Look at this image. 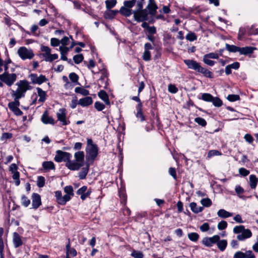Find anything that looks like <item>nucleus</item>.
Here are the masks:
<instances>
[{"label":"nucleus","instance_id":"1","mask_svg":"<svg viewBox=\"0 0 258 258\" xmlns=\"http://www.w3.org/2000/svg\"><path fill=\"white\" fill-rule=\"evenodd\" d=\"M16 85L18 88L16 91H12V96L14 98V101L8 104L9 109L17 116H20L23 112L19 108L20 103L19 99L24 97L27 90H31L32 87L30 85L28 81L21 80L17 82Z\"/></svg>","mask_w":258,"mask_h":258},{"label":"nucleus","instance_id":"2","mask_svg":"<svg viewBox=\"0 0 258 258\" xmlns=\"http://www.w3.org/2000/svg\"><path fill=\"white\" fill-rule=\"evenodd\" d=\"M86 152V162L92 164L98 155V148L96 144L93 143L91 139H87Z\"/></svg>","mask_w":258,"mask_h":258},{"label":"nucleus","instance_id":"3","mask_svg":"<svg viewBox=\"0 0 258 258\" xmlns=\"http://www.w3.org/2000/svg\"><path fill=\"white\" fill-rule=\"evenodd\" d=\"M84 153L78 151L74 154L75 160H71L66 163V166L71 170H78L84 165Z\"/></svg>","mask_w":258,"mask_h":258},{"label":"nucleus","instance_id":"4","mask_svg":"<svg viewBox=\"0 0 258 258\" xmlns=\"http://www.w3.org/2000/svg\"><path fill=\"white\" fill-rule=\"evenodd\" d=\"M233 232L237 234V238L240 241H243L252 236L251 231L248 229H245L243 225L236 226L233 228Z\"/></svg>","mask_w":258,"mask_h":258},{"label":"nucleus","instance_id":"5","mask_svg":"<svg viewBox=\"0 0 258 258\" xmlns=\"http://www.w3.org/2000/svg\"><path fill=\"white\" fill-rule=\"evenodd\" d=\"M17 54L23 60L31 59L34 56V53L32 49L27 48L25 46H21L18 49Z\"/></svg>","mask_w":258,"mask_h":258},{"label":"nucleus","instance_id":"6","mask_svg":"<svg viewBox=\"0 0 258 258\" xmlns=\"http://www.w3.org/2000/svg\"><path fill=\"white\" fill-rule=\"evenodd\" d=\"M41 50L43 52L41 55L44 58V60L47 62H52L58 58L57 54H51V49L46 46L42 45Z\"/></svg>","mask_w":258,"mask_h":258},{"label":"nucleus","instance_id":"7","mask_svg":"<svg viewBox=\"0 0 258 258\" xmlns=\"http://www.w3.org/2000/svg\"><path fill=\"white\" fill-rule=\"evenodd\" d=\"M133 13L135 20L138 22H144L148 19V13L146 9L143 10V8L139 9L137 8Z\"/></svg>","mask_w":258,"mask_h":258},{"label":"nucleus","instance_id":"8","mask_svg":"<svg viewBox=\"0 0 258 258\" xmlns=\"http://www.w3.org/2000/svg\"><path fill=\"white\" fill-rule=\"evenodd\" d=\"M17 79V75L15 74H9L8 72H4L0 75V80L8 86H11Z\"/></svg>","mask_w":258,"mask_h":258},{"label":"nucleus","instance_id":"9","mask_svg":"<svg viewBox=\"0 0 258 258\" xmlns=\"http://www.w3.org/2000/svg\"><path fill=\"white\" fill-rule=\"evenodd\" d=\"M72 154L68 152L62 151L61 150H57L56 155L54 157V160L57 162H61L62 161L68 163L71 161Z\"/></svg>","mask_w":258,"mask_h":258},{"label":"nucleus","instance_id":"10","mask_svg":"<svg viewBox=\"0 0 258 258\" xmlns=\"http://www.w3.org/2000/svg\"><path fill=\"white\" fill-rule=\"evenodd\" d=\"M31 83L33 84L41 85L44 82L47 81L46 77L43 75H40L39 76L36 74H31L29 76Z\"/></svg>","mask_w":258,"mask_h":258},{"label":"nucleus","instance_id":"11","mask_svg":"<svg viewBox=\"0 0 258 258\" xmlns=\"http://www.w3.org/2000/svg\"><path fill=\"white\" fill-rule=\"evenodd\" d=\"M57 120H59L62 125H66L70 123L69 120L67 119L66 110L64 108H60L56 113Z\"/></svg>","mask_w":258,"mask_h":258},{"label":"nucleus","instance_id":"12","mask_svg":"<svg viewBox=\"0 0 258 258\" xmlns=\"http://www.w3.org/2000/svg\"><path fill=\"white\" fill-rule=\"evenodd\" d=\"M184 63L187 66L188 69L195 70L199 72L201 66L199 62L194 59H184Z\"/></svg>","mask_w":258,"mask_h":258},{"label":"nucleus","instance_id":"13","mask_svg":"<svg viewBox=\"0 0 258 258\" xmlns=\"http://www.w3.org/2000/svg\"><path fill=\"white\" fill-rule=\"evenodd\" d=\"M220 239L218 235H214L212 237H205L202 240V243L206 246L211 247Z\"/></svg>","mask_w":258,"mask_h":258},{"label":"nucleus","instance_id":"14","mask_svg":"<svg viewBox=\"0 0 258 258\" xmlns=\"http://www.w3.org/2000/svg\"><path fill=\"white\" fill-rule=\"evenodd\" d=\"M33 209H37L41 204L40 196L37 193H33L32 195Z\"/></svg>","mask_w":258,"mask_h":258},{"label":"nucleus","instance_id":"15","mask_svg":"<svg viewBox=\"0 0 258 258\" xmlns=\"http://www.w3.org/2000/svg\"><path fill=\"white\" fill-rule=\"evenodd\" d=\"M41 121L44 124H54L55 123V121L54 119L49 116L48 115V113L47 111H45L41 116Z\"/></svg>","mask_w":258,"mask_h":258},{"label":"nucleus","instance_id":"16","mask_svg":"<svg viewBox=\"0 0 258 258\" xmlns=\"http://www.w3.org/2000/svg\"><path fill=\"white\" fill-rule=\"evenodd\" d=\"M255 47L251 46H246L243 47H239V53L240 54L248 55L251 54L253 52V50H255Z\"/></svg>","mask_w":258,"mask_h":258},{"label":"nucleus","instance_id":"17","mask_svg":"<svg viewBox=\"0 0 258 258\" xmlns=\"http://www.w3.org/2000/svg\"><path fill=\"white\" fill-rule=\"evenodd\" d=\"M92 103L93 100L92 97L86 96V97L80 99L78 103L83 107H85L91 105Z\"/></svg>","mask_w":258,"mask_h":258},{"label":"nucleus","instance_id":"18","mask_svg":"<svg viewBox=\"0 0 258 258\" xmlns=\"http://www.w3.org/2000/svg\"><path fill=\"white\" fill-rule=\"evenodd\" d=\"M147 8L148 9L150 14L152 15H155L157 9V6L154 0H149V3Z\"/></svg>","mask_w":258,"mask_h":258},{"label":"nucleus","instance_id":"19","mask_svg":"<svg viewBox=\"0 0 258 258\" xmlns=\"http://www.w3.org/2000/svg\"><path fill=\"white\" fill-rule=\"evenodd\" d=\"M98 96L107 105H110L108 95L105 91L103 90L100 91L98 93Z\"/></svg>","mask_w":258,"mask_h":258},{"label":"nucleus","instance_id":"20","mask_svg":"<svg viewBox=\"0 0 258 258\" xmlns=\"http://www.w3.org/2000/svg\"><path fill=\"white\" fill-rule=\"evenodd\" d=\"M90 164L91 163L86 162V167H83L81 171L79 173V177L80 179H84L86 178L89 170Z\"/></svg>","mask_w":258,"mask_h":258},{"label":"nucleus","instance_id":"21","mask_svg":"<svg viewBox=\"0 0 258 258\" xmlns=\"http://www.w3.org/2000/svg\"><path fill=\"white\" fill-rule=\"evenodd\" d=\"M142 107L143 106H141V104L137 105V113L136 114V117L140 119V121L142 122L146 120V117L142 111Z\"/></svg>","mask_w":258,"mask_h":258},{"label":"nucleus","instance_id":"22","mask_svg":"<svg viewBox=\"0 0 258 258\" xmlns=\"http://www.w3.org/2000/svg\"><path fill=\"white\" fill-rule=\"evenodd\" d=\"M190 210L195 214H198L203 211L204 208L201 206H198L195 202H191L189 204Z\"/></svg>","mask_w":258,"mask_h":258},{"label":"nucleus","instance_id":"23","mask_svg":"<svg viewBox=\"0 0 258 258\" xmlns=\"http://www.w3.org/2000/svg\"><path fill=\"white\" fill-rule=\"evenodd\" d=\"M13 242L14 246L16 248L20 246L23 244L20 236L17 232L14 233Z\"/></svg>","mask_w":258,"mask_h":258},{"label":"nucleus","instance_id":"24","mask_svg":"<svg viewBox=\"0 0 258 258\" xmlns=\"http://www.w3.org/2000/svg\"><path fill=\"white\" fill-rule=\"evenodd\" d=\"M133 11L131 9H129L124 6H122L120 8L118 13H120L122 15L125 17H130L132 14Z\"/></svg>","mask_w":258,"mask_h":258},{"label":"nucleus","instance_id":"25","mask_svg":"<svg viewBox=\"0 0 258 258\" xmlns=\"http://www.w3.org/2000/svg\"><path fill=\"white\" fill-rule=\"evenodd\" d=\"M42 167L45 170L55 169V165L52 161H44L42 163Z\"/></svg>","mask_w":258,"mask_h":258},{"label":"nucleus","instance_id":"26","mask_svg":"<svg viewBox=\"0 0 258 258\" xmlns=\"http://www.w3.org/2000/svg\"><path fill=\"white\" fill-rule=\"evenodd\" d=\"M217 215L219 217L222 218H227L233 215V213H230L224 209H220L217 212Z\"/></svg>","mask_w":258,"mask_h":258},{"label":"nucleus","instance_id":"27","mask_svg":"<svg viewBox=\"0 0 258 258\" xmlns=\"http://www.w3.org/2000/svg\"><path fill=\"white\" fill-rule=\"evenodd\" d=\"M199 73H202L205 77L212 79L214 78L213 73L209 71L207 69L203 68L201 66Z\"/></svg>","mask_w":258,"mask_h":258},{"label":"nucleus","instance_id":"28","mask_svg":"<svg viewBox=\"0 0 258 258\" xmlns=\"http://www.w3.org/2000/svg\"><path fill=\"white\" fill-rule=\"evenodd\" d=\"M36 90L37 91L38 95L39 97L38 101L40 102H44L46 100V92L39 87H37Z\"/></svg>","mask_w":258,"mask_h":258},{"label":"nucleus","instance_id":"29","mask_svg":"<svg viewBox=\"0 0 258 258\" xmlns=\"http://www.w3.org/2000/svg\"><path fill=\"white\" fill-rule=\"evenodd\" d=\"M216 243L217 244L218 248L221 251H223L227 245V241L225 239L220 240L219 239Z\"/></svg>","mask_w":258,"mask_h":258},{"label":"nucleus","instance_id":"30","mask_svg":"<svg viewBox=\"0 0 258 258\" xmlns=\"http://www.w3.org/2000/svg\"><path fill=\"white\" fill-rule=\"evenodd\" d=\"M248 29L247 27H241L239 28L238 33V39L239 40H241L244 36L246 34H247Z\"/></svg>","mask_w":258,"mask_h":258},{"label":"nucleus","instance_id":"31","mask_svg":"<svg viewBox=\"0 0 258 258\" xmlns=\"http://www.w3.org/2000/svg\"><path fill=\"white\" fill-rule=\"evenodd\" d=\"M258 182V179L255 175L252 174L249 176V185L252 189H254Z\"/></svg>","mask_w":258,"mask_h":258},{"label":"nucleus","instance_id":"32","mask_svg":"<svg viewBox=\"0 0 258 258\" xmlns=\"http://www.w3.org/2000/svg\"><path fill=\"white\" fill-rule=\"evenodd\" d=\"M248 36L256 35L258 34V28L255 27V25H252L250 27L247 26Z\"/></svg>","mask_w":258,"mask_h":258},{"label":"nucleus","instance_id":"33","mask_svg":"<svg viewBox=\"0 0 258 258\" xmlns=\"http://www.w3.org/2000/svg\"><path fill=\"white\" fill-rule=\"evenodd\" d=\"M118 13V10H108L104 13V17L106 19H112Z\"/></svg>","mask_w":258,"mask_h":258},{"label":"nucleus","instance_id":"34","mask_svg":"<svg viewBox=\"0 0 258 258\" xmlns=\"http://www.w3.org/2000/svg\"><path fill=\"white\" fill-rule=\"evenodd\" d=\"M225 48L230 52H239V47L236 46L234 45H230L226 43L225 45Z\"/></svg>","mask_w":258,"mask_h":258},{"label":"nucleus","instance_id":"35","mask_svg":"<svg viewBox=\"0 0 258 258\" xmlns=\"http://www.w3.org/2000/svg\"><path fill=\"white\" fill-rule=\"evenodd\" d=\"M75 91L77 93H79L86 96L89 95V91L88 90L80 87H76Z\"/></svg>","mask_w":258,"mask_h":258},{"label":"nucleus","instance_id":"36","mask_svg":"<svg viewBox=\"0 0 258 258\" xmlns=\"http://www.w3.org/2000/svg\"><path fill=\"white\" fill-rule=\"evenodd\" d=\"M106 8L107 10H110L111 8L115 7L117 3L116 0H106L105 1Z\"/></svg>","mask_w":258,"mask_h":258},{"label":"nucleus","instance_id":"37","mask_svg":"<svg viewBox=\"0 0 258 258\" xmlns=\"http://www.w3.org/2000/svg\"><path fill=\"white\" fill-rule=\"evenodd\" d=\"M71 197H70L69 195H65L63 196H61L57 203L61 205H64L67 202L71 200Z\"/></svg>","mask_w":258,"mask_h":258},{"label":"nucleus","instance_id":"38","mask_svg":"<svg viewBox=\"0 0 258 258\" xmlns=\"http://www.w3.org/2000/svg\"><path fill=\"white\" fill-rule=\"evenodd\" d=\"M214 97L209 93H203L202 95L201 99L205 101L212 102Z\"/></svg>","mask_w":258,"mask_h":258},{"label":"nucleus","instance_id":"39","mask_svg":"<svg viewBox=\"0 0 258 258\" xmlns=\"http://www.w3.org/2000/svg\"><path fill=\"white\" fill-rule=\"evenodd\" d=\"M188 238L193 242H197L199 238V235L196 232H191L188 234Z\"/></svg>","mask_w":258,"mask_h":258},{"label":"nucleus","instance_id":"40","mask_svg":"<svg viewBox=\"0 0 258 258\" xmlns=\"http://www.w3.org/2000/svg\"><path fill=\"white\" fill-rule=\"evenodd\" d=\"M69 78L72 81V82L75 83L76 85H79V83L78 82L79 77L75 73H71L69 75Z\"/></svg>","mask_w":258,"mask_h":258},{"label":"nucleus","instance_id":"41","mask_svg":"<svg viewBox=\"0 0 258 258\" xmlns=\"http://www.w3.org/2000/svg\"><path fill=\"white\" fill-rule=\"evenodd\" d=\"M212 102L214 106L217 107H221L223 104L222 101L217 97H214Z\"/></svg>","mask_w":258,"mask_h":258},{"label":"nucleus","instance_id":"42","mask_svg":"<svg viewBox=\"0 0 258 258\" xmlns=\"http://www.w3.org/2000/svg\"><path fill=\"white\" fill-rule=\"evenodd\" d=\"M136 2L137 0L125 1L123 2V6L131 9L135 6Z\"/></svg>","mask_w":258,"mask_h":258},{"label":"nucleus","instance_id":"43","mask_svg":"<svg viewBox=\"0 0 258 258\" xmlns=\"http://www.w3.org/2000/svg\"><path fill=\"white\" fill-rule=\"evenodd\" d=\"M185 38L187 40L191 42V41L196 40L197 39V36L195 33L192 32H189L186 35Z\"/></svg>","mask_w":258,"mask_h":258},{"label":"nucleus","instance_id":"44","mask_svg":"<svg viewBox=\"0 0 258 258\" xmlns=\"http://www.w3.org/2000/svg\"><path fill=\"white\" fill-rule=\"evenodd\" d=\"M21 204L25 207H27L30 204V200L25 195L21 197Z\"/></svg>","mask_w":258,"mask_h":258},{"label":"nucleus","instance_id":"45","mask_svg":"<svg viewBox=\"0 0 258 258\" xmlns=\"http://www.w3.org/2000/svg\"><path fill=\"white\" fill-rule=\"evenodd\" d=\"M201 204L205 207H209L211 206L212 201L209 198H204L201 200Z\"/></svg>","mask_w":258,"mask_h":258},{"label":"nucleus","instance_id":"46","mask_svg":"<svg viewBox=\"0 0 258 258\" xmlns=\"http://www.w3.org/2000/svg\"><path fill=\"white\" fill-rule=\"evenodd\" d=\"M195 121L199 125L202 126H205L207 125V121L206 120L201 117H196L195 118Z\"/></svg>","mask_w":258,"mask_h":258},{"label":"nucleus","instance_id":"47","mask_svg":"<svg viewBox=\"0 0 258 258\" xmlns=\"http://www.w3.org/2000/svg\"><path fill=\"white\" fill-rule=\"evenodd\" d=\"M45 179L42 176H39L37 177V185L39 187H42L45 185Z\"/></svg>","mask_w":258,"mask_h":258},{"label":"nucleus","instance_id":"48","mask_svg":"<svg viewBox=\"0 0 258 258\" xmlns=\"http://www.w3.org/2000/svg\"><path fill=\"white\" fill-rule=\"evenodd\" d=\"M84 59V56L82 54H77L74 56L73 60L76 64L81 63Z\"/></svg>","mask_w":258,"mask_h":258},{"label":"nucleus","instance_id":"49","mask_svg":"<svg viewBox=\"0 0 258 258\" xmlns=\"http://www.w3.org/2000/svg\"><path fill=\"white\" fill-rule=\"evenodd\" d=\"M64 191L66 194V195H69L71 198L74 196L73 188L71 185L66 186L64 188Z\"/></svg>","mask_w":258,"mask_h":258},{"label":"nucleus","instance_id":"50","mask_svg":"<svg viewBox=\"0 0 258 258\" xmlns=\"http://www.w3.org/2000/svg\"><path fill=\"white\" fill-rule=\"evenodd\" d=\"M94 107L97 111H101L105 108V106L102 103L97 101L94 103Z\"/></svg>","mask_w":258,"mask_h":258},{"label":"nucleus","instance_id":"51","mask_svg":"<svg viewBox=\"0 0 258 258\" xmlns=\"http://www.w3.org/2000/svg\"><path fill=\"white\" fill-rule=\"evenodd\" d=\"M227 99L230 102H234L240 100V96L238 95L230 94L227 97Z\"/></svg>","mask_w":258,"mask_h":258},{"label":"nucleus","instance_id":"52","mask_svg":"<svg viewBox=\"0 0 258 258\" xmlns=\"http://www.w3.org/2000/svg\"><path fill=\"white\" fill-rule=\"evenodd\" d=\"M210 59L211 58H210L209 57H207L205 55H204V56H203V62L205 64H207V65H208L209 66L212 67V66H213L215 64V61H213L212 60H211Z\"/></svg>","mask_w":258,"mask_h":258},{"label":"nucleus","instance_id":"53","mask_svg":"<svg viewBox=\"0 0 258 258\" xmlns=\"http://www.w3.org/2000/svg\"><path fill=\"white\" fill-rule=\"evenodd\" d=\"M131 255L135 258H143L144 254L140 251L134 250L131 253Z\"/></svg>","mask_w":258,"mask_h":258},{"label":"nucleus","instance_id":"54","mask_svg":"<svg viewBox=\"0 0 258 258\" xmlns=\"http://www.w3.org/2000/svg\"><path fill=\"white\" fill-rule=\"evenodd\" d=\"M13 135L10 133H4L1 137V140L2 141H6L8 139H10L12 138Z\"/></svg>","mask_w":258,"mask_h":258},{"label":"nucleus","instance_id":"55","mask_svg":"<svg viewBox=\"0 0 258 258\" xmlns=\"http://www.w3.org/2000/svg\"><path fill=\"white\" fill-rule=\"evenodd\" d=\"M222 153L218 150H213L209 152L208 154V157L211 158L214 156L221 155Z\"/></svg>","mask_w":258,"mask_h":258},{"label":"nucleus","instance_id":"56","mask_svg":"<svg viewBox=\"0 0 258 258\" xmlns=\"http://www.w3.org/2000/svg\"><path fill=\"white\" fill-rule=\"evenodd\" d=\"M227 227V223L225 221H220L217 226L218 229L220 230H222L226 228Z\"/></svg>","mask_w":258,"mask_h":258},{"label":"nucleus","instance_id":"57","mask_svg":"<svg viewBox=\"0 0 258 258\" xmlns=\"http://www.w3.org/2000/svg\"><path fill=\"white\" fill-rule=\"evenodd\" d=\"M142 57L144 60L149 61L151 59L150 51L148 50H145Z\"/></svg>","mask_w":258,"mask_h":258},{"label":"nucleus","instance_id":"58","mask_svg":"<svg viewBox=\"0 0 258 258\" xmlns=\"http://www.w3.org/2000/svg\"><path fill=\"white\" fill-rule=\"evenodd\" d=\"M168 89L169 92L171 93H176L178 92V88L174 85L172 84H170L168 85Z\"/></svg>","mask_w":258,"mask_h":258},{"label":"nucleus","instance_id":"59","mask_svg":"<svg viewBox=\"0 0 258 258\" xmlns=\"http://www.w3.org/2000/svg\"><path fill=\"white\" fill-rule=\"evenodd\" d=\"M60 43V40L56 38H52L50 39V44L52 46H57Z\"/></svg>","mask_w":258,"mask_h":258},{"label":"nucleus","instance_id":"60","mask_svg":"<svg viewBox=\"0 0 258 258\" xmlns=\"http://www.w3.org/2000/svg\"><path fill=\"white\" fill-rule=\"evenodd\" d=\"M239 173L243 176H246L249 174V171L244 168H240L239 169Z\"/></svg>","mask_w":258,"mask_h":258},{"label":"nucleus","instance_id":"61","mask_svg":"<svg viewBox=\"0 0 258 258\" xmlns=\"http://www.w3.org/2000/svg\"><path fill=\"white\" fill-rule=\"evenodd\" d=\"M169 174L175 180L177 179L176 170L174 168L170 167L169 169Z\"/></svg>","mask_w":258,"mask_h":258},{"label":"nucleus","instance_id":"62","mask_svg":"<svg viewBox=\"0 0 258 258\" xmlns=\"http://www.w3.org/2000/svg\"><path fill=\"white\" fill-rule=\"evenodd\" d=\"M207 57H209L211 59H218L219 58V55L217 53L215 52H211L209 53H207L205 55Z\"/></svg>","mask_w":258,"mask_h":258},{"label":"nucleus","instance_id":"63","mask_svg":"<svg viewBox=\"0 0 258 258\" xmlns=\"http://www.w3.org/2000/svg\"><path fill=\"white\" fill-rule=\"evenodd\" d=\"M245 140L249 144H251L253 141V138L249 134H246L244 137Z\"/></svg>","mask_w":258,"mask_h":258},{"label":"nucleus","instance_id":"64","mask_svg":"<svg viewBox=\"0 0 258 258\" xmlns=\"http://www.w3.org/2000/svg\"><path fill=\"white\" fill-rule=\"evenodd\" d=\"M233 258H245V253L238 251L235 253Z\"/></svg>","mask_w":258,"mask_h":258}]
</instances>
